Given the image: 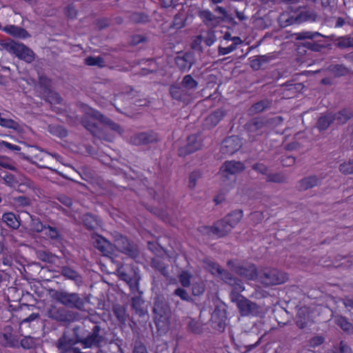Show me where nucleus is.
Masks as SVG:
<instances>
[{
    "instance_id": "f257e3e1",
    "label": "nucleus",
    "mask_w": 353,
    "mask_h": 353,
    "mask_svg": "<svg viewBox=\"0 0 353 353\" xmlns=\"http://www.w3.org/2000/svg\"><path fill=\"white\" fill-rule=\"evenodd\" d=\"M90 119L97 121L101 125L108 127L110 130L119 134H121L124 132L123 129L119 124L114 122L99 111L90 107ZM90 133L94 137V140L93 142L97 145H98V141L108 140L105 130L101 128H99L94 123H91L90 122Z\"/></svg>"
},
{
    "instance_id": "f03ea898",
    "label": "nucleus",
    "mask_w": 353,
    "mask_h": 353,
    "mask_svg": "<svg viewBox=\"0 0 353 353\" xmlns=\"http://www.w3.org/2000/svg\"><path fill=\"white\" fill-rule=\"evenodd\" d=\"M152 312L157 330L165 333L169 330L171 308L167 299L163 295H157L154 299Z\"/></svg>"
},
{
    "instance_id": "7ed1b4c3",
    "label": "nucleus",
    "mask_w": 353,
    "mask_h": 353,
    "mask_svg": "<svg viewBox=\"0 0 353 353\" xmlns=\"http://www.w3.org/2000/svg\"><path fill=\"white\" fill-rule=\"evenodd\" d=\"M241 291L236 290L233 288L230 299L234 303H236L239 313L243 316H259L262 314V308L256 303L251 301L245 296L241 295Z\"/></svg>"
},
{
    "instance_id": "20e7f679",
    "label": "nucleus",
    "mask_w": 353,
    "mask_h": 353,
    "mask_svg": "<svg viewBox=\"0 0 353 353\" xmlns=\"http://www.w3.org/2000/svg\"><path fill=\"white\" fill-rule=\"evenodd\" d=\"M268 127V119L262 117L252 118L244 125L245 130L248 133V139L251 142L256 141L259 137L265 134Z\"/></svg>"
},
{
    "instance_id": "39448f33",
    "label": "nucleus",
    "mask_w": 353,
    "mask_h": 353,
    "mask_svg": "<svg viewBox=\"0 0 353 353\" xmlns=\"http://www.w3.org/2000/svg\"><path fill=\"white\" fill-rule=\"evenodd\" d=\"M117 275L120 280L125 281L128 285L132 292L138 291L141 276L137 268L121 265L117 268Z\"/></svg>"
},
{
    "instance_id": "423d86ee",
    "label": "nucleus",
    "mask_w": 353,
    "mask_h": 353,
    "mask_svg": "<svg viewBox=\"0 0 353 353\" xmlns=\"http://www.w3.org/2000/svg\"><path fill=\"white\" fill-rule=\"evenodd\" d=\"M114 246L118 251L132 259H137L139 256L138 246L120 234L114 236Z\"/></svg>"
},
{
    "instance_id": "0eeeda50",
    "label": "nucleus",
    "mask_w": 353,
    "mask_h": 353,
    "mask_svg": "<svg viewBox=\"0 0 353 353\" xmlns=\"http://www.w3.org/2000/svg\"><path fill=\"white\" fill-rule=\"evenodd\" d=\"M5 48L27 63H30L34 59V54L32 50L23 43L12 41L5 43Z\"/></svg>"
},
{
    "instance_id": "6e6552de",
    "label": "nucleus",
    "mask_w": 353,
    "mask_h": 353,
    "mask_svg": "<svg viewBox=\"0 0 353 353\" xmlns=\"http://www.w3.org/2000/svg\"><path fill=\"white\" fill-rule=\"evenodd\" d=\"M260 281L266 286L279 285L285 283L288 279L286 273L276 269L264 270L259 276Z\"/></svg>"
},
{
    "instance_id": "1a4fd4ad",
    "label": "nucleus",
    "mask_w": 353,
    "mask_h": 353,
    "mask_svg": "<svg viewBox=\"0 0 353 353\" xmlns=\"http://www.w3.org/2000/svg\"><path fill=\"white\" fill-rule=\"evenodd\" d=\"M209 267L212 274L219 275L225 283H228L239 291H243L245 290L243 283L240 279L234 277L228 271L222 269L219 264L212 263L209 264Z\"/></svg>"
},
{
    "instance_id": "9d476101",
    "label": "nucleus",
    "mask_w": 353,
    "mask_h": 353,
    "mask_svg": "<svg viewBox=\"0 0 353 353\" xmlns=\"http://www.w3.org/2000/svg\"><path fill=\"white\" fill-rule=\"evenodd\" d=\"M245 170L243 163L241 161H226L220 168L219 174L222 181L225 182L228 180L234 181V176Z\"/></svg>"
},
{
    "instance_id": "9b49d317",
    "label": "nucleus",
    "mask_w": 353,
    "mask_h": 353,
    "mask_svg": "<svg viewBox=\"0 0 353 353\" xmlns=\"http://www.w3.org/2000/svg\"><path fill=\"white\" fill-rule=\"evenodd\" d=\"M214 304V309L211 314V321L218 330L223 331L227 320V306L219 300L216 301Z\"/></svg>"
},
{
    "instance_id": "f8f14e48",
    "label": "nucleus",
    "mask_w": 353,
    "mask_h": 353,
    "mask_svg": "<svg viewBox=\"0 0 353 353\" xmlns=\"http://www.w3.org/2000/svg\"><path fill=\"white\" fill-rule=\"evenodd\" d=\"M228 265L236 274L248 280H253L257 276L256 268L253 264H243L233 261H228Z\"/></svg>"
},
{
    "instance_id": "ddd939ff",
    "label": "nucleus",
    "mask_w": 353,
    "mask_h": 353,
    "mask_svg": "<svg viewBox=\"0 0 353 353\" xmlns=\"http://www.w3.org/2000/svg\"><path fill=\"white\" fill-rule=\"evenodd\" d=\"M90 242L103 256H108L112 252V245L106 239L97 232L90 234Z\"/></svg>"
},
{
    "instance_id": "4468645a",
    "label": "nucleus",
    "mask_w": 353,
    "mask_h": 353,
    "mask_svg": "<svg viewBox=\"0 0 353 353\" xmlns=\"http://www.w3.org/2000/svg\"><path fill=\"white\" fill-rule=\"evenodd\" d=\"M299 13L296 16L290 17L287 21L290 24L301 23L306 21H316L317 19V13L307 7H299Z\"/></svg>"
},
{
    "instance_id": "2eb2a0df",
    "label": "nucleus",
    "mask_w": 353,
    "mask_h": 353,
    "mask_svg": "<svg viewBox=\"0 0 353 353\" xmlns=\"http://www.w3.org/2000/svg\"><path fill=\"white\" fill-rule=\"evenodd\" d=\"M232 230L230 225L227 222V219L224 218L215 222L212 226L204 227L206 234H212L219 238L226 236Z\"/></svg>"
},
{
    "instance_id": "dca6fc26",
    "label": "nucleus",
    "mask_w": 353,
    "mask_h": 353,
    "mask_svg": "<svg viewBox=\"0 0 353 353\" xmlns=\"http://www.w3.org/2000/svg\"><path fill=\"white\" fill-rule=\"evenodd\" d=\"M241 146L240 138L237 136H231L223 141L220 151L223 154L231 155L237 152Z\"/></svg>"
},
{
    "instance_id": "f3484780",
    "label": "nucleus",
    "mask_w": 353,
    "mask_h": 353,
    "mask_svg": "<svg viewBox=\"0 0 353 353\" xmlns=\"http://www.w3.org/2000/svg\"><path fill=\"white\" fill-rule=\"evenodd\" d=\"M169 93L172 99L183 103H188L192 98L190 93L185 90L180 83H174L170 85Z\"/></svg>"
},
{
    "instance_id": "a211bd4d",
    "label": "nucleus",
    "mask_w": 353,
    "mask_h": 353,
    "mask_svg": "<svg viewBox=\"0 0 353 353\" xmlns=\"http://www.w3.org/2000/svg\"><path fill=\"white\" fill-rule=\"evenodd\" d=\"M201 148V143L199 137L192 134L187 138L186 145L179 148L178 154L179 157H185L200 150Z\"/></svg>"
},
{
    "instance_id": "6ab92c4d",
    "label": "nucleus",
    "mask_w": 353,
    "mask_h": 353,
    "mask_svg": "<svg viewBox=\"0 0 353 353\" xmlns=\"http://www.w3.org/2000/svg\"><path fill=\"white\" fill-rule=\"evenodd\" d=\"M157 141V135L153 132L137 133L130 139V143L134 145H147L155 143Z\"/></svg>"
},
{
    "instance_id": "aec40b11",
    "label": "nucleus",
    "mask_w": 353,
    "mask_h": 353,
    "mask_svg": "<svg viewBox=\"0 0 353 353\" xmlns=\"http://www.w3.org/2000/svg\"><path fill=\"white\" fill-rule=\"evenodd\" d=\"M93 324L92 332L90 334V348L94 347L98 349L105 342V331L99 323L94 322Z\"/></svg>"
},
{
    "instance_id": "412c9836",
    "label": "nucleus",
    "mask_w": 353,
    "mask_h": 353,
    "mask_svg": "<svg viewBox=\"0 0 353 353\" xmlns=\"http://www.w3.org/2000/svg\"><path fill=\"white\" fill-rule=\"evenodd\" d=\"M321 183V178L316 175H310L299 180L298 181L296 188L299 191H305L319 185Z\"/></svg>"
},
{
    "instance_id": "4be33fe9",
    "label": "nucleus",
    "mask_w": 353,
    "mask_h": 353,
    "mask_svg": "<svg viewBox=\"0 0 353 353\" xmlns=\"http://www.w3.org/2000/svg\"><path fill=\"white\" fill-rule=\"evenodd\" d=\"M175 62L177 67L181 70H190L194 63V54L192 52H186L181 57H176Z\"/></svg>"
},
{
    "instance_id": "5701e85b",
    "label": "nucleus",
    "mask_w": 353,
    "mask_h": 353,
    "mask_svg": "<svg viewBox=\"0 0 353 353\" xmlns=\"http://www.w3.org/2000/svg\"><path fill=\"white\" fill-rule=\"evenodd\" d=\"M272 106V100L263 99L252 104L248 109V114L254 115L270 110Z\"/></svg>"
},
{
    "instance_id": "b1692460",
    "label": "nucleus",
    "mask_w": 353,
    "mask_h": 353,
    "mask_svg": "<svg viewBox=\"0 0 353 353\" xmlns=\"http://www.w3.org/2000/svg\"><path fill=\"white\" fill-rule=\"evenodd\" d=\"M334 41V46L340 49L351 48H353V37L345 35L336 37L334 35L326 37Z\"/></svg>"
},
{
    "instance_id": "393cba45",
    "label": "nucleus",
    "mask_w": 353,
    "mask_h": 353,
    "mask_svg": "<svg viewBox=\"0 0 353 353\" xmlns=\"http://www.w3.org/2000/svg\"><path fill=\"white\" fill-rule=\"evenodd\" d=\"M332 123H334L332 112H327L318 118L315 126L321 132L327 130Z\"/></svg>"
},
{
    "instance_id": "a878e982",
    "label": "nucleus",
    "mask_w": 353,
    "mask_h": 353,
    "mask_svg": "<svg viewBox=\"0 0 353 353\" xmlns=\"http://www.w3.org/2000/svg\"><path fill=\"white\" fill-rule=\"evenodd\" d=\"M332 116L337 125H343L353 117V110L350 108H343L335 113L332 112Z\"/></svg>"
},
{
    "instance_id": "bb28decb",
    "label": "nucleus",
    "mask_w": 353,
    "mask_h": 353,
    "mask_svg": "<svg viewBox=\"0 0 353 353\" xmlns=\"http://www.w3.org/2000/svg\"><path fill=\"white\" fill-rule=\"evenodd\" d=\"M3 30L9 34L19 39H26L30 37L26 30L13 25L5 26L3 28Z\"/></svg>"
},
{
    "instance_id": "cd10ccee",
    "label": "nucleus",
    "mask_w": 353,
    "mask_h": 353,
    "mask_svg": "<svg viewBox=\"0 0 353 353\" xmlns=\"http://www.w3.org/2000/svg\"><path fill=\"white\" fill-rule=\"evenodd\" d=\"M132 307L140 317L148 316V310L144 307V301L141 298L136 296L132 299Z\"/></svg>"
},
{
    "instance_id": "c85d7f7f",
    "label": "nucleus",
    "mask_w": 353,
    "mask_h": 353,
    "mask_svg": "<svg viewBox=\"0 0 353 353\" xmlns=\"http://www.w3.org/2000/svg\"><path fill=\"white\" fill-rule=\"evenodd\" d=\"M180 83L191 96L198 87V82L190 74L185 75Z\"/></svg>"
},
{
    "instance_id": "c756f323",
    "label": "nucleus",
    "mask_w": 353,
    "mask_h": 353,
    "mask_svg": "<svg viewBox=\"0 0 353 353\" xmlns=\"http://www.w3.org/2000/svg\"><path fill=\"white\" fill-rule=\"evenodd\" d=\"M0 125L8 128H12L16 130L19 133H23L25 132L26 127L20 125L17 122L12 119H8L3 118L0 113Z\"/></svg>"
},
{
    "instance_id": "7c9ffc66",
    "label": "nucleus",
    "mask_w": 353,
    "mask_h": 353,
    "mask_svg": "<svg viewBox=\"0 0 353 353\" xmlns=\"http://www.w3.org/2000/svg\"><path fill=\"white\" fill-rule=\"evenodd\" d=\"M199 17L205 25L216 26L219 22V17L214 16L210 10H204L199 12Z\"/></svg>"
},
{
    "instance_id": "2f4dec72",
    "label": "nucleus",
    "mask_w": 353,
    "mask_h": 353,
    "mask_svg": "<svg viewBox=\"0 0 353 353\" xmlns=\"http://www.w3.org/2000/svg\"><path fill=\"white\" fill-rule=\"evenodd\" d=\"M270 60L271 57L268 55L255 56L250 61V67L254 70H258Z\"/></svg>"
},
{
    "instance_id": "473e14b6",
    "label": "nucleus",
    "mask_w": 353,
    "mask_h": 353,
    "mask_svg": "<svg viewBox=\"0 0 353 353\" xmlns=\"http://www.w3.org/2000/svg\"><path fill=\"white\" fill-rule=\"evenodd\" d=\"M112 312L117 320L122 324H125L128 319L126 308L120 304H114L112 307Z\"/></svg>"
},
{
    "instance_id": "72a5a7b5",
    "label": "nucleus",
    "mask_w": 353,
    "mask_h": 353,
    "mask_svg": "<svg viewBox=\"0 0 353 353\" xmlns=\"http://www.w3.org/2000/svg\"><path fill=\"white\" fill-rule=\"evenodd\" d=\"M243 217V210H237L228 214L224 219H227V222L233 229L241 220Z\"/></svg>"
},
{
    "instance_id": "f704fd0d",
    "label": "nucleus",
    "mask_w": 353,
    "mask_h": 353,
    "mask_svg": "<svg viewBox=\"0 0 353 353\" xmlns=\"http://www.w3.org/2000/svg\"><path fill=\"white\" fill-rule=\"evenodd\" d=\"M151 267L155 270L159 272L165 277H168L169 273L167 269V265L160 259L154 258L151 261Z\"/></svg>"
},
{
    "instance_id": "c9c22d12",
    "label": "nucleus",
    "mask_w": 353,
    "mask_h": 353,
    "mask_svg": "<svg viewBox=\"0 0 353 353\" xmlns=\"http://www.w3.org/2000/svg\"><path fill=\"white\" fill-rule=\"evenodd\" d=\"M224 116L225 112L223 110H216L205 119L206 124L214 127L219 123Z\"/></svg>"
},
{
    "instance_id": "e433bc0d",
    "label": "nucleus",
    "mask_w": 353,
    "mask_h": 353,
    "mask_svg": "<svg viewBox=\"0 0 353 353\" xmlns=\"http://www.w3.org/2000/svg\"><path fill=\"white\" fill-rule=\"evenodd\" d=\"M40 83L43 85L45 92H48L46 96L47 100L50 103H59L60 101V98L58 96V94L48 89V81L45 78L41 77Z\"/></svg>"
},
{
    "instance_id": "4c0bfd02",
    "label": "nucleus",
    "mask_w": 353,
    "mask_h": 353,
    "mask_svg": "<svg viewBox=\"0 0 353 353\" xmlns=\"http://www.w3.org/2000/svg\"><path fill=\"white\" fill-rule=\"evenodd\" d=\"M187 329L195 334H199L202 332L203 327L202 325L195 319L191 317H187Z\"/></svg>"
},
{
    "instance_id": "58836bf2",
    "label": "nucleus",
    "mask_w": 353,
    "mask_h": 353,
    "mask_svg": "<svg viewBox=\"0 0 353 353\" xmlns=\"http://www.w3.org/2000/svg\"><path fill=\"white\" fill-rule=\"evenodd\" d=\"M287 176L282 172L268 173L266 176V182L275 183H287Z\"/></svg>"
},
{
    "instance_id": "ea45409f",
    "label": "nucleus",
    "mask_w": 353,
    "mask_h": 353,
    "mask_svg": "<svg viewBox=\"0 0 353 353\" xmlns=\"http://www.w3.org/2000/svg\"><path fill=\"white\" fill-rule=\"evenodd\" d=\"M303 46L314 52H321L323 49L330 47V45L321 43V40L316 41H305L303 43Z\"/></svg>"
},
{
    "instance_id": "a19ab883",
    "label": "nucleus",
    "mask_w": 353,
    "mask_h": 353,
    "mask_svg": "<svg viewBox=\"0 0 353 353\" xmlns=\"http://www.w3.org/2000/svg\"><path fill=\"white\" fill-rule=\"evenodd\" d=\"M328 70L336 77L345 76L350 72V70L342 64L330 65Z\"/></svg>"
},
{
    "instance_id": "79ce46f5",
    "label": "nucleus",
    "mask_w": 353,
    "mask_h": 353,
    "mask_svg": "<svg viewBox=\"0 0 353 353\" xmlns=\"http://www.w3.org/2000/svg\"><path fill=\"white\" fill-rule=\"evenodd\" d=\"M3 221L6 223L8 226L13 229H17L19 226V222L13 213H5L3 215Z\"/></svg>"
},
{
    "instance_id": "37998d69",
    "label": "nucleus",
    "mask_w": 353,
    "mask_h": 353,
    "mask_svg": "<svg viewBox=\"0 0 353 353\" xmlns=\"http://www.w3.org/2000/svg\"><path fill=\"white\" fill-rule=\"evenodd\" d=\"M101 230V221L97 216L90 214V234Z\"/></svg>"
},
{
    "instance_id": "c03bdc74",
    "label": "nucleus",
    "mask_w": 353,
    "mask_h": 353,
    "mask_svg": "<svg viewBox=\"0 0 353 353\" xmlns=\"http://www.w3.org/2000/svg\"><path fill=\"white\" fill-rule=\"evenodd\" d=\"M317 37L326 38V36L321 34L318 32H303L296 34L297 40L311 39L313 40Z\"/></svg>"
},
{
    "instance_id": "a18cd8bd",
    "label": "nucleus",
    "mask_w": 353,
    "mask_h": 353,
    "mask_svg": "<svg viewBox=\"0 0 353 353\" xmlns=\"http://www.w3.org/2000/svg\"><path fill=\"white\" fill-rule=\"evenodd\" d=\"M331 351L332 353H352L350 346L343 341L334 345Z\"/></svg>"
},
{
    "instance_id": "49530a36",
    "label": "nucleus",
    "mask_w": 353,
    "mask_h": 353,
    "mask_svg": "<svg viewBox=\"0 0 353 353\" xmlns=\"http://www.w3.org/2000/svg\"><path fill=\"white\" fill-rule=\"evenodd\" d=\"M339 169L343 174H353V159L345 161L339 165Z\"/></svg>"
},
{
    "instance_id": "de8ad7c7",
    "label": "nucleus",
    "mask_w": 353,
    "mask_h": 353,
    "mask_svg": "<svg viewBox=\"0 0 353 353\" xmlns=\"http://www.w3.org/2000/svg\"><path fill=\"white\" fill-rule=\"evenodd\" d=\"M185 26V19L182 13H177L172 21V26L176 29H181Z\"/></svg>"
},
{
    "instance_id": "09e8293b",
    "label": "nucleus",
    "mask_w": 353,
    "mask_h": 353,
    "mask_svg": "<svg viewBox=\"0 0 353 353\" xmlns=\"http://www.w3.org/2000/svg\"><path fill=\"white\" fill-rule=\"evenodd\" d=\"M174 295H176L181 298V300L185 301L188 302H192L193 299L191 298V296L188 294V292L181 288H176L174 292Z\"/></svg>"
},
{
    "instance_id": "8fccbe9b",
    "label": "nucleus",
    "mask_w": 353,
    "mask_h": 353,
    "mask_svg": "<svg viewBox=\"0 0 353 353\" xmlns=\"http://www.w3.org/2000/svg\"><path fill=\"white\" fill-rule=\"evenodd\" d=\"M296 325L300 328L303 329L307 325V318L303 312H299L296 316Z\"/></svg>"
},
{
    "instance_id": "3c124183",
    "label": "nucleus",
    "mask_w": 353,
    "mask_h": 353,
    "mask_svg": "<svg viewBox=\"0 0 353 353\" xmlns=\"http://www.w3.org/2000/svg\"><path fill=\"white\" fill-rule=\"evenodd\" d=\"M337 325L344 331L351 332L353 330V325L344 317H340L337 320Z\"/></svg>"
},
{
    "instance_id": "603ef678",
    "label": "nucleus",
    "mask_w": 353,
    "mask_h": 353,
    "mask_svg": "<svg viewBox=\"0 0 353 353\" xmlns=\"http://www.w3.org/2000/svg\"><path fill=\"white\" fill-rule=\"evenodd\" d=\"M252 169L262 175L267 176V174H268L269 168L263 163H256L252 165Z\"/></svg>"
},
{
    "instance_id": "864d4df0",
    "label": "nucleus",
    "mask_w": 353,
    "mask_h": 353,
    "mask_svg": "<svg viewBox=\"0 0 353 353\" xmlns=\"http://www.w3.org/2000/svg\"><path fill=\"white\" fill-rule=\"evenodd\" d=\"M130 19L134 23H144L148 21V17L143 13L134 12L130 15Z\"/></svg>"
},
{
    "instance_id": "5fc2aeb1",
    "label": "nucleus",
    "mask_w": 353,
    "mask_h": 353,
    "mask_svg": "<svg viewBox=\"0 0 353 353\" xmlns=\"http://www.w3.org/2000/svg\"><path fill=\"white\" fill-rule=\"evenodd\" d=\"M201 172L199 171H193L190 173L189 176V184L188 187L190 189H193L195 188L196 184V181L201 178Z\"/></svg>"
},
{
    "instance_id": "6e6d98bb",
    "label": "nucleus",
    "mask_w": 353,
    "mask_h": 353,
    "mask_svg": "<svg viewBox=\"0 0 353 353\" xmlns=\"http://www.w3.org/2000/svg\"><path fill=\"white\" fill-rule=\"evenodd\" d=\"M94 65L99 68H103L105 65L103 58L101 56L92 57L90 56V66Z\"/></svg>"
},
{
    "instance_id": "4d7b16f0",
    "label": "nucleus",
    "mask_w": 353,
    "mask_h": 353,
    "mask_svg": "<svg viewBox=\"0 0 353 353\" xmlns=\"http://www.w3.org/2000/svg\"><path fill=\"white\" fill-rule=\"evenodd\" d=\"M110 25L109 20L108 19H98L94 22V28L98 30H101L106 28Z\"/></svg>"
},
{
    "instance_id": "13d9d810",
    "label": "nucleus",
    "mask_w": 353,
    "mask_h": 353,
    "mask_svg": "<svg viewBox=\"0 0 353 353\" xmlns=\"http://www.w3.org/2000/svg\"><path fill=\"white\" fill-rule=\"evenodd\" d=\"M205 291V287L203 283H194L192 287V294L194 296H200Z\"/></svg>"
},
{
    "instance_id": "bf43d9fd",
    "label": "nucleus",
    "mask_w": 353,
    "mask_h": 353,
    "mask_svg": "<svg viewBox=\"0 0 353 353\" xmlns=\"http://www.w3.org/2000/svg\"><path fill=\"white\" fill-rule=\"evenodd\" d=\"M146 41V37L141 34H134L130 38V43L132 46H137Z\"/></svg>"
},
{
    "instance_id": "052dcab7",
    "label": "nucleus",
    "mask_w": 353,
    "mask_h": 353,
    "mask_svg": "<svg viewBox=\"0 0 353 353\" xmlns=\"http://www.w3.org/2000/svg\"><path fill=\"white\" fill-rule=\"evenodd\" d=\"M216 35L214 31H209L205 38L204 42L207 46H212L216 41Z\"/></svg>"
},
{
    "instance_id": "680f3d73",
    "label": "nucleus",
    "mask_w": 353,
    "mask_h": 353,
    "mask_svg": "<svg viewBox=\"0 0 353 353\" xmlns=\"http://www.w3.org/2000/svg\"><path fill=\"white\" fill-rule=\"evenodd\" d=\"M236 50L234 45H230L228 47L224 48L219 46L218 48V53L219 55H225L229 54Z\"/></svg>"
},
{
    "instance_id": "e2e57ef3",
    "label": "nucleus",
    "mask_w": 353,
    "mask_h": 353,
    "mask_svg": "<svg viewBox=\"0 0 353 353\" xmlns=\"http://www.w3.org/2000/svg\"><path fill=\"white\" fill-rule=\"evenodd\" d=\"M190 277L186 274H181L179 276V281L183 287H188L190 285Z\"/></svg>"
},
{
    "instance_id": "0e129e2a",
    "label": "nucleus",
    "mask_w": 353,
    "mask_h": 353,
    "mask_svg": "<svg viewBox=\"0 0 353 353\" xmlns=\"http://www.w3.org/2000/svg\"><path fill=\"white\" fill-rule=\"evenodd\" d=\"M133 353H148L145 346L141 342H136Z\"/></svg>"
},
{
    "instance_id": "69168bd1",
    "label": "nucleus",
    "mask_w": 353,
    "mask_h": 353,
    "mask_svg": "<svg viewBox=\"0 0 353 353\" xmlns=\"http://www.w3.org/2000/svg\"><path fill=\"white\" fill-rule=\"evenodd\" d=\"M58 348L61 352H67L70 350V345L67 343L65 338H61L58 343Z\"/></svg>"
},
{
    "instance_id": "338daca9",
    "label": "nucleus",
    "mask_w": 353,
    "mask_h": 353,
    "mask_svg": "<svg viewBox=\"0 0 353 353\" xmlns=\"http://www.w3.org/2000/svg\"><path fill=\"white\" fill-rule=\"evenodd\" d=\"M50 131L51 133L60 137H65L67 134L66 131L61 127H58L57 128H50Z\"/></svg>"
},
{
    "instance_id": "774afa93",
    "label": "nucleus",
    "mask_w": 353,
    "mask_h": 353,
    "mask_svg": "<svg viewBox=\"0 0 353 353\" xmlns=\"http://www.w3.org/2000/svg\"><path fill=\"white\" fill-rule=\"evenodd\" d=\"M324 342V338L321 336H314L310 340V345L312 347H316L321 345Z\"/></svg>"
}]
</instances>
